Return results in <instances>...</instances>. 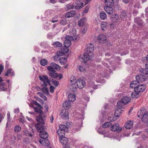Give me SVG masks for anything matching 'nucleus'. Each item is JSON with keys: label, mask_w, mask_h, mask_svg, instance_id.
<instances>
[{"label": "nucleus", "mask_w": 148, "mask_h": 148, "mask_svg": "<svg viewBox=\"0 0 148 148\" xmlns=\"http://www.w3.org/2000/svg\"><path fill=\"white\" fill-rule=\"evenodd\" d=\"M54 60L55 61H57L60 58V55H57V56H55L53 57Z\"/></svg>", "instance_id": "864d4df0"}, {"label": "nucleus", "mask_w": 148, "mask_h": 148, "mask_svg": "<svg viewBox=\"0 0 148 148\" xmlns=\"http://www.w3.org/2000/svg\"><path fill=\"white\" fill-rule=\"evenodd\" d=\"M145 107L141 108L140 110H139L137 113V116L138 117L141 118L143 121L145 120V117L143 118V116L145 115Z\"/></svg>", "instance_id": "1a4fd4ad"}, {"label": "nucleus", "mask_w": 148, "mask_h": 148, "mask_svg": "<svg viewBox=\"0 0 148 148\" xmlns=\"http://www.w3.org/2000/svg\"><path fill=\"white\" fill-rule=\"evenodd\" d=\"M147 76L141 75H138L136 77V79L138 83L144 82L147 79Z\"/></svg>", "instance_id": "9b49d317"}, {"label": "nucleus", "mask_w": 148, "mask_h": 148, "mask_svg": "<svg viewBox=\"0 0 148 148\" xmlns=\"http://www.w3.org/2000/svg\"><path fill=\"white\" fill-rule=\"evenodd\" d=\"M115 7L116 9H117L118 10H119L121 9L120 6L118 5H115Z\"/></svg>", "instance_id": "774afa93"}, {"label": "nucleus", "mask_w": 148, "mask_h": 148, "mask_svg": "<svg viewBox=\"0 0 148 148\" xmlns=\"http://www.w3.org/2000/svg\"><path fill=\"white\" fill-rule=\"evenodd\" d=\"M122 103L123 104H127L128 103L131 101L130 97L127 96L123 97L121 99Z\"/></svg>", "instance_id": "f3484780"}, {"label": "nucleus", "mask_w": 148, "mask_h": 148, "mask_svg": "<svg viewBox=\"0 0 148 148\" xmlns=\"http://www.w3.org/2000/svg\"><path fill=\"white\" fill-rule=\"evenodd\" d=\"M67 22V20L66 18H62L60 21V24L61 25H64L66 24Z\"/></svg>", "instance_id": "a18cd8bd"}, {"label": "nucleus", "mask_w": 148, "mask_h": 148, "mask_svg": "<svg viewBox=\"0 0 148 148\" xmlns=\"http://www.w3.org/2000/svg\"><path fill=\"white\" fill-rule=\"evenodd\" d=\"M111 124L110 122H106L103 124L102 127L103 128L108 127L111 125Z\"/></svg>", "instance_id": "a19ab883"}, {"label": "nucleus", "mask_w": 148, "mask_h": 148, "mask_svg": "<svg viewBox=\"0 0 148 148\" xmlns=\"http://www.w3.org/2000/svg\"><path fill=\"white\" fill-rule=\"evenodd\" d=\"M140 75H148V69L145 68V69L141 68L140 69Z\"/></svg>", "instance_id": "b1692460"}, {"label": "nucleus", "mask_w": 148, "mask_h": 148, "mask_svg": "<svg viewBox=\"0 0 148 148\" xmlns=\"http://www.w3.org/2000/svg\"><path fill=\"white\" fill-rule=\"evenodd\" d=\"M75 32L76 30H74L73 31V32H74L73 34V36H66L65 37V40L64 43V45L66 48H68L71 45V40H75L76 39L75 36L76 35V33L75 32Z\"/></svg>", "instance_id": "20e7f679"}, {"label": "nucleus", "mask_w": 148, "mask_h": 148, "mask_svg": "<svg viewBox=\"0 0 148 148\" xmlns=\"http://www.w3.org/2000/svg\"><path fill=\"white\" fill-rule=\"evenodd\" d=\"M49 2L53 4H55L57 2L56 0H50Z\"/></svg>", "instance_id": "338daca9"}, {"label": "nucleus", "mask_w": 148, "mask_h": 148, "mask_svg": "<svg viewBox=\"0 0 148 148\" xmlns=\"http://www.w3.org/2000/svg\"><path fill=\"white\" fill-rule=\"evenodd\" d=\"M77 86L76 83H72L70 88L73 91H75L77 90Z\"/></svg>", "instance_id": "ea45409f"}, {"label": "nucleus", "mask_w": 148, "mask_h": 148, "mask_svg": "<svg viewBox=\"0 0 148 148\" xmlns=\"http://www.w3.org/2000/svg\"><path fill=\"white\" fill-rule=\"evenodd\" d=\"M68 114V112L65 110V112L62 116V118L64 119H69Z\"/></svg>", "instance_id": "4c0bfd02"}, {"label": "nucleus", "mask_w": 148, "mask_h": 148, "mask_svg": "<svg viewBox=\"0 0 148 148\" xmlns=\"http://www.w3.org/2000/svg\"><path fill=\"white\" fill-rule=\"evenodd\" d=\"M79 70L81 72H84L85 70L84 68L82 66H80L79 67Z\"/></svg>", "instance_id": "bf43d9fd"}, {"label": "nucleus", "mask_w": 148, "mask_h": 148, "mask_svg": "<svg viewBox=\"0 0 148 148\" xmlns=\"http://www.w3.org/2000/svg\"><path fill=\"white\" fill-rule=\"evenodd\" d=\"M50 21H51L52 23H54L55 22H57L58 20L54 17H53L51 20H50Z\"/></svg>", "instance_id": "4d7b16f0"}, {"label": "nucleus", "mask_w": 148, "mask_h": 148, "mask_svg": "<svg viewBox=\"0 0 148 148\" xmlns=\"http://www.w3.org/2000/svg\"><path fill=\"white\" fill-rule=\"evenodd\" d=\"M58 130L64 131L65 132L68 131V128L65 125H60L59 126V129Z\"/></svg>", "instance_id": "c85d7f7f"}, {"label": "nucleus", "mask_w": 148, "mask_h": 148, "mask_svg": "<svg viewBox=\"0 0 148 148\" xmlns=\"http://www.w3.org/2000/svg\"><path fill=\"white\" fill-rule=\"evenodd\" d=\"M64 108H69L71 107V103L69 101H66L63 103V105Z\"/></svg>", "instance_id": "c756f323"}, {"label": "nucleus", "mask_w": 148, "mask_h": 148, "mask_svg": "<svg viewBox=\"0 0 148 148\" xmlns=\"http://www.w3.org/2000/svg\"><path fill=\"white\" fill-rule=\"evenodd\" d=\"M60 140L61 143L64 145H66L68 143V140L67 138L65 137H61L60 139Z\"/></svg>", "instance_id": "aec40b11"}, {"label": "nucleus", "mask_w": 148, "mask_h": 148, "mask_svg": "<svg viewBox=\"0 0 148 148\" xmlns=\"http://www.w3.org/2000/svg\"><path fill=\"white\" fill-rule=\"evenodd\" d=\"M94 57H92L90 54L86 52L82 57L81 59L82 61L84 62H86L89 59L92 60V58Z\"/></svg>", "instance_id": "6e6552de"}, {"label": "nucleus", "mask_w": 148, "mask_h": 148, "mask_svg": "<svg viewBox=\"0 0 148 148\" xmlns=\"http://www.w3.org/2000/svg\"><path fill=\"white\" fill-rule=\"evenodd\" d=\"M137 83H138L137 80L132 82L130 84V87L132 88H134V90L135 88L137 86L136 85Z\"/></svg>", "instance_id": "f704fd0d"}, {"label": "nucleus", "mask_w": 148, "mask_h": 148, "mask_svg": "<svg viewBox=\"0 0 148 148\" xmlns=\"http://www.w3.org/2000/svg\"><path fill=\"white\" fill-rule=\"evenodd\" d=\"M52 33H48L47 35V37L50 38L52 36Z\"/></svg>", "instance_id": "e2e57ef3"}, {"label": "nucleus", "mask_w": 148, "mask_h": 148, "mask_svg": "<svg viewBox=\"0 0 148 148\" xmlns=\"http://www.w3.org/2000/svg\"><path fill=\"white\" fill-rule=\"evenodd\" d=\"M105 6H113L114 0H105Z\"/></svg>", "instance_id": "4be33fe9"}, {"label": "nucleus", "mask_w": 148, "mask_h": 148, "mask_svg": "<svg viewBox=\"0 0 148 148\" xmlns=\"http://www.w3.org/2000/svg\"><path fill=\"white\" fill-rule=\"evenodd\" d=\"M94 49V47L91 43H90L87 44L86 49V52L90 54V56L92 57H94V55L93 53Z\"/></svg>", "instance_id": "0eeeda50"}, {"label": "nucleus", "mask_w": 148, "mask_h": 148, "mask_svg": "<svg viewBox=\"0 0 148 148\" xmlns=\"http://www.w3.org/2000/svg\"><path fill=\"white\" fill-rule=\"evenodd\" d=\"M97 39L99 42L102 44L106 42V36L104 35L101 34L98 36Z\"/></svg>", "instance_id": "4468645a"}, {"label": "nucleus", "mask_w": 148, "mask_h": 148, "mask_svg": "<svg viewBox=\"0 0 148 148\" xmlns=\"http://www.w3.org/2000/svg\"><path fill=\"white\" fill-rule=\"evenodd\" d=\"M139 92L136 90H134V92H133L131 94V97L133 98H137L139 97L140 95Z\"/></svg>", "instance_id": "5701e85b"}, {"label": "nucleus", "mask_w": 148, "mask_h": 148, "mask_svg": "<svg viewBox=\"0 0 148 148\" xmlns=\"http://www.w3.org/2000/svg\"><path fill=\"white\" fill-rule=\"evenodd\" d=\"M90 8V6H86L84 10V12L85 13H87L88 12L89 9Z\"/></svg>", "instance_id": "6e6d98bb"}, {"label": "nucleus", "mask_w": 148, "mask_h": 148, "mask_svg": "<svg viewBox=\"0 0 148 148\" xmlns=\"http://www.w3.org/2000/svg\"><path fill=\"white\" fill-rule=\"evenodd\" d=\"M22 137V135L21 134H18L17 135V137L18 140H20L21 139Z\"/></svg>", "instance_id": "680f3d73"}, {"label": "nucleus", "mask_w": 148, "mask_h": 148, "mask_svg": "<svg viewBox=\"0 0 148 148\" xmlns=\"http://www.w3.org/2000/svg\"><path fill=\"white\" fill-rule=\"evenodd\" d=\"M66 10H69L72 9H75L74 3L73 4H69L66 5Z\"/></svg>", "instance_id": "473e14b6"}, {"label": "nucleus", "mask_w": 148, "mask_h": 148, "mask_svg": "<svg viewBox=\"0 0 148 148\" xmlns=\"http://www.w3.org/2000/svg\"><path fill=\"white\" fill-rule=\"evenodd\" d=\"M36 121L38 123H36L35 127L37 131L39 132L40 139L47 138L48 135L47 133L45 131V127L43 125L45 124V121L40 116H37Z\"/></svg>", "instance_id": "f257e3e1"}, {"label": "nucleus", "mask_w": 148, "mask_h": 148, "mask_svg": "<svg viewBox=\"0 0 148 148\" xmlns=\"http://www.w3.org/2000/svg\"><path fill=\"white\" fill-rule=\"evenodd\" d=\"M53 45L56 47H61L62 46V44L58 41L55 42L53 43Z\"/></svg>", "instance_id": "37998d69"}, {"label": "nucleus", "mask_w": 148, "mask_h": 148, "mask_svg": "<svg viewBox=\"0 0 148 148\" xmlns=\"http://www.w3.org/2000/svg\"><path fill=\"white\" fill-rule=\"evenodd\" d=\"M86 19L85 18H83L81 19L78 22V24L79 26H82L84 25L86 21Z\"/></svg>", "instance_id": "72a5a7b5"}, {"label": "nucleus", "mask_w": 148, "mask_h": 148, "mask_svg": "<svg viewBox=\"0 0 148 148\" xmlns=\"http://www.w3.org/2000/svg\"><path fill=\"white\" fill-rule=\"evenodd\" d=\"M21 127L17 125L14 127V130L16 132H18L21 130Z\"/></svg>", "instance_id": "09e8293b"}, {"label": "nucleus", "mask_w": 148, "mask_h": 148, "mask_svg": "<svg viewBox=\"0 0 148 148\" xmlns=\"http://www.w3.org/2000/svg\"><path fill=\"white\" fill-rule=\"evenodd\" d=\"M43 108V107L42 106V108L40 107V108L38 106H37L36 107H34V111L38 113H39L40 114V115L38 116H37L36 117V118L37 116H41L42 117V118L43 119H44V120L45 121V114H42L43 113V111H42V109Z\"/></svg>", "instance_id": "423d86ee"}, {"label": "nucleus", "mask_w": 148, "mask_h": 148, "mask_svg": "<svg viewBox=\"0 0 148 148\" xmlns=\"http://www.w3.org/2000/svg\"><path fill=\"white\" fill-rule=\"evenodd\" d=\"M70 82L72 83H76V82L77 81V79L75 77L72 76L70 78Z\"/></svg>", "instance_id": "de8ad7c7"}, {"label": "nucleus", "mask_w": 148, "mask_h": 148, "mask_svg": "<svg viewBox=\"0 0 148 148\" xmlns=\"http://www.w3.org/2000/svg\"><path fill=\"white\" fill-rule=\"evenodd\" d=\"M51 66L54 69H55L58 70L60 69V66L54 63H51Z\"/></svg>", "instance_id": "c9c22d12"}, {"label": "nucleus", "mask_w": 148, "mask_h": 148, "mask_svg": "<svg viewBox=\"0 0 148 148\" xmlns=\"http://www.w3.org/2000/svg\"><path fill=\"white\" fill-rule=\"evenodd\" d=\"M133 123L132 121L131 120L128 121L125 124V126L127 129H130L132 127Z\"/></svg>", "instance_id": "6ab92c4d"}, {"label": "nucleus", "mask_w": 148, "mask_h": 148, "mask_svg": "<svg viewBox=\"0 0 148 148\" xmlns=\"http://www.w3.org/2000/svg\"><path fill=\"white\" fill-rule=\"evenodd\" d=\"M4 68V67L2 64H0V75H1Z\"/></svg>", "instance_id": "13d9d810"}, {"label": "nucleus", "mask_w": 148, "mask_h": 148, "mask_svg": "<svg viewBox=\"0 0 148 148\" xmlns=\"http://www.w3.org/2000/svg\"><path fill=\"white\" fill-rule=\"evenodd\" d=\"M11 73L12 76H13L14 75V71L12 72V70L11 69H8L7 71L6 72L4 75L5 76H8L9 75V74L10 73Z\"/></svg>", "instance_id": "e433bc0d"}, {"label": "nucleus", "mask_w": 148, "mask_h": 148, "mask_svg": "<svg viewBox=\"0 0 148 148\" xmlns=\"http://www.w3.org/2000/svg\"><path fill=\"white\" fill-rule=\"evenodd\" d=\"M70 26V24H68L66 27H64V29L63 30V32H64L66 30L68 29H69Z\"/></svg>", "instance_id": "052dcab7"}, {"label": "nucleus", "mask_w": 148, "mask_h": 148, "mask_svg": "<svg viewBox=\"0 0 148 148\" xmlns=\"http://www.w3.org/2000/svg\"><path fill=\"white\" fill-rule=\"evenodd\" d=\"M107 27V23L106 22H103L101 24V27L103 30H105Z\"/></svg>", "instance_id": "58836bf2"}, {"label": "nucleus", "mask_w": 148, "mask_h": 148, "mask_svg": "<svg viewBox=\"0 0 148 148\" xmlns=\"http://www.w3.org/2000/svg\"><path fill=\"white\" fill-rule=\"evenodd\" d=\"M68 98L70 102H73L75 100L76 97L73 94H70L68 96Z\"/></svg>", "instance_id": "bb28decb"}, {"label": "nucleus", "mask_w": 148, "mask_h": 148, "mask_svg": "<svg viewBox=\"0 0 148 148\" xmlns=\"http://www.w3.org/2000/svg\"><path fill=\"white\" fill-rule=\"evenodd\" d=\"M60 62L61 64H64L67 62V58L66 57H62L59 59Z\"/></svg>", "instance_id": "cd10ccee"}, {"label": "nucleus", "mask_w": 148, "mask_h": 148, "mask_svg": "<svg viewBox=\"0 0 148 148\" xmlns=\"http://www.w3.org/2000/svg\"><path fill=\"white\" fill-rule=\"evenodd\" d=\"M47 69L48 70V74L49 76L53 78H56L58 77L59 79H61L62 77V75L61 74H58L56 73V71L51 66H48L47 67Z\"/></svg>", "instance_id": "7ed1b4c3"}, {"label": "nucleus", "mask_w": 148, "mask_h": 148, "mask_svg": "<svg viewBox=\"0 0 148 148\" xmlns=\"http://www.w3.org/2000/svg\"><path fill=\"white\" fill-rule=\"evenodd\" d=\"M134 22L140 25H141L143 24V21L140 18H135Z\"/></svg>", "instance_id": "2f4dec72"}, {"label": "nucleus", "mask_w": 148, "mask_h": 148, "mask_svg": "<svg viewBox=\"0 0 148 148\" xmlns=\"http://www.w3.org/2000/svg\"><path fill=\"white\" fill-rule=\"evenodd\" d=\"M111 18L113 23L117 22L119 19V16L117 14L112 15Z\"/></svg>", "instance_id": "412c9836"}, {"label": "nucleus", "mask_w": 148, "mask_h": 148, "mask_svg": "<svg viewBox=\"0 0 148 148\" xmlns=\"http://www.w3.org/2000/svg\"><path fill=\"white\" fill-rule=\"evenodd\" d=\"M47 138L39 139V142L41 144L46 146H49L50 143Z\"/></svg>", "instance_id": "2eb2a0df"}, {"label": "nucleus", "mask_w": 148, "mask_h": 148, "mask_svg": "<svg viewBox=\"0 0 148 148\" xmlns=\"http://www.w3.org/2000/svg\"><path fill=\"white\" fill-rule=\"evenodd\" d=\"M19 111V110L18 108H16L14 110V113H18Z\"/></svg>", "instance_id": "0e129e2a"}, {"label": "nucleus", "mask_w": 148, "mask_h": 148, "mask_svg": "<svg viewBox=\"0 0 148 148\" xmlns=\"http://www.w3.org/2000/svg\"><path fill=\"white\" fill-rule=\"evenodd\" d=\"M80 1L78 0L74 4L75 9H79L83 7L84 5L87 4L90 1V0H87L86 1Z\"/></svg>", "instance_id": "39448f33"}, {"label": "nucleus", "mask_w": 148, "mask_h": 148, "mask_svg": "<svg viewBox=\"0 0 148 148\" xmlns=\"http://www.w3.org/2000/svg\"><path fill=\"white\" fill-rule=\"evenodd\" d=\"M39 78L41 81V84L42 86H44L42 88V92L46 94H48L49 93V90L47 87L48 84L49 85H51L50 82L51 80L49 79V77L46 75H44L42 76L40 75Z\"/></svg>", "instance_id": "f03ea898"}, {"label": "nucleus", "mask_w": 148, "mask_h": 148, "mask_svg": "<svg viewBox=\"0 0 148 148\" xmlns=\"http://www.w3.org/2000/svg\"><path fill=\"white\" fill-rule=\"evenodd\" d=\"M143 118L145 117V121H148V112L146 111L145 114L144 116H143Z\"/></svg>", "instance_id": "3c124183"}, {"label": "nucleus", "mask_w": 148, "mask_h": 148, "mask_svg": "<svg viewBox=\"0 0 148 148\" xmlns=\"http://www.w3.org/2000/svg\"><path fill=\"white\" fill-rule=\"evenodd\" d=\"M119 108L115 110L114 112V115L115 116L118 117L119 116L121 112V110Z\"/></svg>", "instance_id": "c03bdc74"}, {"label": "nucleus", "mask_w": 148, "mask_h": 148, "mask_svg": "<svg viewBox=\"0 0 148 148\" xmlns=\"http://www.w3.org/2000/svg\"><path fill=\"white\" fill-rule=\"evenodd\" d=\"M99 16L101 19L104 20L106 18L107 15L104 12L101 11L99 13Z\"/></svg>", "instance_id": "a878e982"}, {"label": "nucleus", "mask_w": 148, "mask_h": 148, "mask_svg": "<svg viewBox=\"0 0 148 148\" xmlns=\"http://www.w3.org/2000/svg\"><path fill=\"white\" fill-rule=\"evenodd\" d=\"M37 93L42 98L43 97H44L45 96L44 95V94H43L42 93L40 92H38Z\"/></svg>", "instance_id": "69168bd1"}, {"label": "nucleus", "mask_w": 148, "mask_h": 148, "mask_svg": "<svg viewBox=\"0 0 148 148\" xmlns=\"http://www.w3.org/2000/svg\"><path fill=\"white\" fill-rule=\"evenodd\" d=\"M117 104L119 109H121L122 108L123 104L122 103L121 100L118 101Z\"/></svg>", "instance_id": "49530a36"}, {"label": "nucleus", "mask_w": 148, "mask_h": 148, "mask_svg": "<svg viewBox=\"0 0 148 148\" xmlns=\"http://www.w3.org/2000/svg\"><path fill=\"white\" fill-rule=\"evenodd\" d=\"M146 88V86L145 85L141 84L137 86L135 88L134 90L139 92H141L144 91Z\"/></svg>", "instance_id": "ddd939ff"}, {"label": "nucleus", "mask_w": 148, "mask_h": 148, "mask_svg": "<svg viewBox=\"0 0 148 148\" xmlns=\"http://www.w3.org/2000/svg\"><path fill=\"white\" fill-rule=\"evenodd\" d=\"M58 135L60 137V138L61 137H64L65 135V132L64 131H62V130H58L57 131Z\"/></svg>", "instance_id": "7c9ffc66"}, {"label": "nucleus", "mask_w": 148, "mask_h": 148, "mask_svg": "<svg viewBox=\"0 0 148 148\" xmlns=\"http://www.w3.org/2000/svg\"><path fill=\"white\" fill-rule=\"evenodd\" d=\"M76 12L75 11H70L67 12L65 15L66 18H69L74 16L76 14Z\"/></svg>", "instance_id": "a211bd4d"}, {"label": "nucleus", "mask_w": 148, "mask_h": 148, "mask_svg": "<svg viewBox=\"0 0 148 148\" xmlns=\"http://www.w3.org/2000/svg\"><path fill=\"white\" fill-rule=\"evenodd\" d=\"M120 17L122 20H126L127 18L126 12L125 11H123L121 14Z\"/></svg>", "instance_id": "393cba45"}, {"label": "nucleus", "mask_w": 148, "mask_h": 148, "mask_svg": "<svg viewBox=\"0 0 148 148\" xmlns=\"http://www.w3.org/2000/svg\"><path fill=\"white\" fill-rule=\"evenodd\" d=\"M40 64L42 66H45L47 64V61L45 59H42L40 61Z\"/></svg>", "instance_id": "79ce46f5"}, {"label": "nucleus", "mask_w": 148, "mask_h": 148, "mask_svg": "<svg viewBox=\"0 0 148 148\" xmlns=\"http://www.w3.org/2000/svg\"><path fill=\"white\" fill-rule=\"evenodd\" d=\"M51 81L52 82V84L55 86L56 87L58 86L59 83L58 81L53 79Z\"/></svg>", "instance_id": "8fccbe9b"}, {"label": "nucleus", "mask_w": 148, "mask_h": 148, "mask_svg": "<svg viewBox=\"0 0 148 148\" xmlns=\"http://www.w3.org/2000/svg\"><path fill=\"white\" fill-rule=\"evenodd\" d=\"M111 130L112 131H117L118 132H120L122 130V128L120 127L118 123L113 124L110 127Z\"/></svg>", "instance_id": "9d476101"}, {"label": "nucleus", "mask_w": 148, "mask_h": 148, "mask_svg": "<svg viewBox=\"0 0 148 148\" xmlns=\"http://www.w3.org/2000/svg\"><path fill=\"white\" fill-rule=\"evenodd\" d=\"M113 6H105L104 9L105 11L108 14H112L113 13L114 10L112 8Z\"/></svg>", "instance_id": "dca6fc26"}, {"label": "nucleus", "mask_w": 148, "mask_h": 148, "mask_svg": "<svg viewBox=\"0 0 148 148\" xmlns=\"http://www.w3.org/2000/svg\"><path fill=\"white\" fill-rule=\"evenodd\" d=\"M50 86L49 88L50 92L51 93H53L54 92V90L55 89V88L52 85H50Z\"/></svg>", "instance_id": "603ef678"}, {"label": "nucleus", "mask_w": 148, "mask_h": 148, "mask_svg": "<svg viewBox=\"0 0 148 148\" xmlns=\"http://www.w3.org/2000/svg\"><path fill=\"white\" fill-rule=\"evenodd\" d=\"M33 103L34 105L37 106H38L39 108L40 107L41 108L42 107V106H41V105L38 103L36 101H33Z\"/></svg>", "instance_id": "5fc2aeb1"}, {"label": "nucleus", "mask_w": 148, "mask_h": 148, "mask_svg": "<svg viewBox=\"0 0 148 148\" xmlns=\"http://www.w3.org/2000/svg\"><path fill=\"white\" fill-rule=\"evenodd\" d=\"M76 84L77 87L80 89L84 88L85 85V82L84 81L80 78L78 79Z\"/></svg>", "instance_id": "f8f14e48"}]
</instances>
